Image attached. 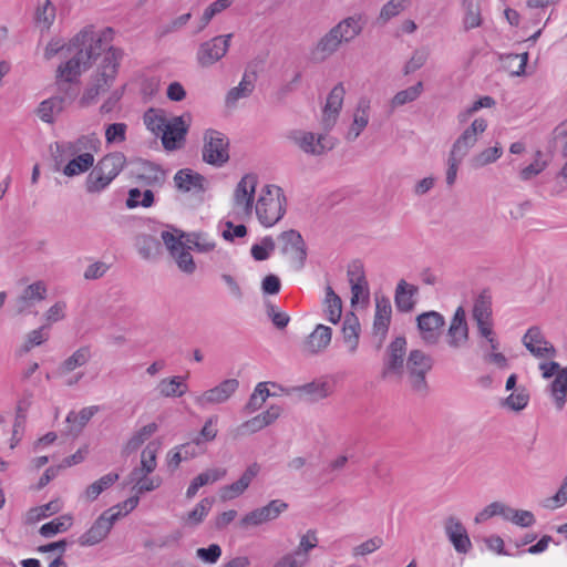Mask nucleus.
Wrapping results in <instances>:
<instances>
[{"label":"nucleus","mask_w":567,"mask_h":567,"mask_svg":"<svg viewBox=\"0 0 567 567\" xmlns=\"http://www.w3.org/2000/svg\"><path fill=\"white\" fill-rule=\"evenodd\" d=\"M233 3V0H216L210 3L204 11L203 16L199 19V24L195 33L202 32L212 21V19L220 13L221 11L229 8Z\"/></svg>","instance_id":"nucleus-46"},{"label":"nucleus","mask_w":567,"mask_h":567,"mask_svg":"<svg viewBox=\"0 0 567 567\" xmlns=\"http://www.w3.org/2000/svg\"><path fill=\"white\" fill-rule=\"evenodd\" d=\"M348 278L351 286V307H355L360 296L364 302H369V284L365 278L363 265L360 260H354L348 268Z\"/></svg>","instance_id":"nucleus-12"},{"label":"nucleus","mask_w":567,"mask_h":567,"mask_svg":"<svg viewBox=\"0 0 567 567\" xmlns=\"http://www.w3.org/2000/svg\"><path fill=\"white\" fill-rule=\"evenodd\" d=\"M127 178L144 187H163L168 171L162 165L142 157H131L127 161Z\"/></svg>","instance_id":"nucleus-3"},{"label":"nucleus","mask_w":567,"mask_h":567,"mask_svg":"<svg viewBox=\"0 0 567 567\" xmlns=\"http://www.w3.org/2000/svg\"><path fill=\"white\" fill-rule=\"evenodd\" d=\"M155 194L151 188L141 190L138 187L130 188L125 199V206L128 209L137 207L150 208L155 204Z\"/></svg>","instance_id":"nucleus-32"},{"label":"nucleus","mask_w":567,"mask_h":567,"mask_svg":"<svg viewBox=\"0 0 567 567\" xmlns=\"http://www.w3.org/2000/svg\"><path fill=\"white\" fill-rule=\"evenodd\" d=\"M229 138L224 133L207 128L204 133L203 161L212 166H224L229 161Z\"/></svg>","instance_id":"nucleus-5"},{"label":"nucleus","mask_w":567,"mask_h":567,"mask_svg":"<svg viewBox=\"0 0 567 567\" xmlns=\"http://www.w3.org/2000/svg\"><path fill=\"white\" fill-rule=\"evenodd\" d=\"M423 92V82L419 81L414 85L399 91L391 100L392 109L402 106L406 103L415 101Z\"/></svg>","instance_id":"nucleus-48"},{"label":"nucleus","mask_w":567,"mask_h":567,"mask_svg":"<svg viewBox=\"0 0 567 567\" xmlns=\"http://www.w3.org/2000/svg\"><path fill=\"white\" fill-rule=\"evenodd\" d=\"M311 402L327 398L331 393V385L327 381H312L293 389Z\"/></svg>","instance_id":"nucleus-33"},{"label":"nucleus","mask_w":567,"mask_h":567,"mask_svg":"<svg viewBox=\"0 0 567 567\" xmlns=\"http://www.w3.org/2000/svg\"><path fill=\"white\" fill-rule=\"evenodd\" d=\"M226 475V470L212 468L207 470L194 477L186 489V498L192 499L198 489L207 484H213L221 480Z\"/></svg>","instance_id":"nucleus-29"},{"label":"nucleus","mask_w":567,"mask_h":567,"mask_svg":"<svg viewBox=\"0 0 567 567\" xmlns=\"http://www.w3.org/2000/svg\"><path fill=\"white\" fill-rule=\"evenodd\" d=\"M127 125L125 123H111L105 128L106 144L121 143L126 140Z\"/></svg>","instance_id":"nucleus-60"},{"label":"nucleus","mask_w":567,"mask_h":567,"mask_svg":"<svg viewBox=\"0 0 567 567\" xmlns=\"http://www.w3.org/2000/svg\"><path fill=\"white\" fill-rule=\"evenodd\" d=\"M419 293V287L408 284L401 279L395 288L394 305L399 312L406 313L414 310L416 300L415 296Z\"/></svg>","instance_id":"nucleus-23"},{"label":"nucleus","mask_w":567,"mask_h":567,"mask_svg":"<svg viewBox=\"0 0 567 567\" xmlns=\"http://www.w3.org/2000/svg\"><path fill=\"white\" fill-rule=\"evenodd\" d=\"M239 382L236 379H226L213 389L205 391L196 399L200 405L223 403L238 389Z\"/></svg>","instance_id":"nucleus-20"},{"label":"nucleus","mask_w":567,"mask_h":567,"mask_svg":"<svg viewBox=\"0 0 567 567\" xmlns=\"http://www.w3.org/2000/svg\"><path fill=\"white\" fill-rule=\"evenodd\" d=\"M257 175L246 174L237 184L234 200L235 205H244L246 214H251L257 186Z\"/></svg>","instance_id":"nucleus-18"},{"label":"nucleus","mask_w":567,"mask_h":567,"mask_svg":"<svg viewBox=\"0 0 567 567\" xmlns=\"http://www.w3.org/2000/svg\"><path fill=\"white\" fill-rule=\"evenodd\" d=\"M405 355L406 338L404 336H399L392 340L385 349L381 378L385 380L389 377L394 375L401 379L404 374Z\"/></svg>","instance_id":"nucleus-6"},{"label":"nucleus","mask_w":567,"mask_h":567,"mask_svg":"<svg viewBox=\"0 0 567 567\" xmlns=\"http://www.w3.org/2000/svg\"><path fill=\"white\" fill-rule=\"evenodd\" d=\"M174 185L181 193H203L206 190V178L190 168H182L174 175Z\"/></svg>","instance_id":"nucleus-19"},{"label":"nucleus","mask_w":567,"mask_h":567,"mask_svg":"<svg viewBox=\"0 0 567 567\" xmlns=\"http://www.w3.org/2000/svg\"><path fill=\"white\" fill-rule=\"evenodd\" d=\"M434 360L422 350H411L406 358V372L414 392L425 396L429 393L426 374L432 370Z\"/></svg>","instance_id":"nucleus-4"},{"label":"nucleus","mask_w":567,"mask_h":567,"mask_svg":"<svg viewBox=\"0 0 567 567\" xmlns=\"http://www.w3.org/2000/svg\"><path fill=\"white\" fill-rule=\"evenodd\" d=\"M470 329L466 321V313L462 306L455 310L447 329V344L457 349L468 341Z\"/></svg>","instance_id":"nucleus-15"},{"label":"nucleus","mask_w":567,"mask_h":567,"mask_svg":"<svg viewBox=\"0 0 567 567\" xmlns=\"http://www.w3.org/2000/svg\"><path fill=\"white\" fill-rule=\"evenodd\" d=\"M444 324V317L434 310L422 312L416 317V327L422 339L427 344H436L439 342L440 330Z\"/></svg>","instance_id":"nucleus-11"},{"label":"nucleus","mask_w":567,"mask_h":567,"mask_svg":"<svg viewBox=\"0 0 567 567\" xmlns=\"http://www.w3.org/2000/svg\"><path fill=\"white\" fill-rule=\"evenodd\" d=\"M127 158L122 152H111L104 155L94 165L112 181L127 166Z\"/></svg>","instance_id":"nucleus-26"},{"label":"nucleus","mask_w":567,"mask_h":567,"mask_svg":"<svg viewBox=\"0 0 567 567\" xmlns=\"http://www.w3.org/2000/svg\"><path fill=\"white\" fill-rule=\"evenodd\" d=\"M73 524V517L70 514L61 515L40 527V535L43 537H53L59 533L66 532Z\"/></svg>","instance_id":"nucleus-40"},{"label":"nucleus","mask_w":567,"mask_h":567,"mask_svg":"<svg viewBox=\"0 0 567 567\" xmlns=\"http://www.w3.org/2000/svg\"><path fill=\"white\" fill-rule=\"evenodd\" d=\"M444 530L447 539L458 554H467L472 548V542L465 526L454 516H449L444 522Z\"/></svg>","instance_id":"nucleus-13"},{"label":"nucleus","mask_w":567,"mask_h":567,"mask_svg":"<svg viewBox=\"0 0 567 567\" xmlns=\"http://www.w3.org/2000/svg\"><path fill=\"white\" fill-rule=\"evenodd\" d=\"M338 29L331 28L317 44L310 50V60L313 63H322L334 54L343 41L338 35Z\"/></svg>","instance_id":"nucleus-16"},{"label":"nucleus","mask_w":567,"mask_h":567,"mask_svg":"<svg viewBox=\"0 0 567 567\" xmlns=\"http://www.w3.org/2000/svg\"><path fill=\"white\" fill-rule=\"evenodd\" d=\"M55 7L50 0H45L43 6H39L34 13V20L37 23H43L49 29L55 19Z\"/></svg>","instance_id":"nucleus-58"},{"label":"nucleus","mask_w":567,"mask_h":567,"mask_svg":"<svg viewBox=\"0 0 567 567\" xmlns=\"http://www.w3.org/2000/svg\"><path fill=\"white\" fill-rule=\"evenodd\" d=\"M332 329L324 324H318L303 342L305 350L310 354L322 352L331 342Z\"/></svg>","instance_id":"nucleus-24"},{"label":"nucleus","mask_w":567,"mask_h":567,"mask_svg":"<svg viewBox=\"0 0 567 567\" xmlns=\"http://www.w3.org/2000/svg\"><path fill=\"white\" fill-rule=\"evenodd\" d=\"M269 517L267 516V513L265 512L264 507L256 508L248 514H246L240 520L239 525L240 527L245 528L248 526H258L262 523L269 522Z\"/></svg>","instance_id":"nucleus-62"},{"label":"nucleus","mask_w":567,"mask_h":567,"mask_svg":"<svg viewBox=\"0 0 567 567\" xmlns=\"http://www.w3.org/2000/svg\"><path fill=\"white\" fill-rule=\"evenodd\" d=\"M517 393L509 394L502 401L503 406H507L509 410L519 412L524 410L529 402V393L525 386L516 389Z\"/></svg>","instance_id":"nucleus-50"},{"label":"nucleus","mask_w":567,"mask_h":567,"mask_svg":"<svg viewBox=\"0 0 567 567\" xmlns=\"http://www.w3.org/2000/svg\"><path fill=\"white\" fill-rule=\"evenodd\" d=\"M368 110H369V102L364 100H360L357 113L353 117V124L351 125L348 134L347 140L348 141H354L360 136L362 131L365 128L369 122L368 116Z\"/></svg>","instance_id":"nucleus-39"},{"label":"nucleus","mask_w":567,"mask_h":567,"mask_svg":"<svg viewBox=\"0 0 567 567\" xmlns=\"http://www.w3.org/2000/svg\"><path fill=\"white\" fill-rule=\"evenodd\" d=\"M94 164L93 153L85 152L71 158L62 168V173L66 177H74L86 173Z\"/></svg>","instance_id":"nucleus-30"},{"label":"nucleus","mask_w":567,"mask_h":567,"mask_svg":"<svg viewBox=\"0 0 567 567\" xmlns=\"http://www.w3.org/2000/svg\"><path fill=\"white\" fill-rule=\"evenodd\" d=\"M318 545L316 530L309 529L300 539L299 546L293 550L295 555L308 563V554Z\"/></svg>","instance_id":"nucleus-55"},{"label":"nucleus","mask_w":567,"mask_h":567,"mask_svg":"<svg viewBox=\"0 0 567 567\" xmlns=\"http://www.w3.org/2000/svg\"><path fill=\"white\" fill-rule=\"evenodd\" d=\"M217 422H218V416L217 415H212L210 417L207 419V421L205 422V424L202 427V430L199 431V433L195 436V439L203 446H205V444L207 442H212L213 440H215V437L217 436V432L218 431L215 427Z\"/></svg>","instance_id":"nucleus-59"},{"label":"nucleus","mask_w":567,"mask_h":567,"mask_svg":"<svg viewBox=\"0 0 567 567\" xmlns=\"http://www.w3.org/2000/svg\"><path fill=\"white\" fill-rule=\"evenodd\" d=\"M275 248H276V243L272 239V237L266 236L261 239L260 243L254 244L251 246L250 254H251V257L256 261H265L270 257V255L275 250Z\"/></svg>","instance_id":"nucleus-53"},{"label":"nucleus","mask_w":567,"mask_h":567,"mask_svg":"<svg viewBox=\"0 0 567 567\" xmlns=\"http://www.w3.org/2000/svg\"><path fill=\"white\" fill-rule=\"evenodd\" d=\"M182 452V456L185 461L194 458L206 452V447L203 446L195 437L189 442L176 446Z\"/></svg>","instance_id":"nucleus-63"},{"label":"nucleus","mask_w":567,"mask_h":567,"mask_svg":"<svg viewBox=\"0 0 567 567\" xmlns=\"http://www.w3.org/2000/svg\"><path fill=\"white\" fill-rule=\"evenodd\" d=\"M278 239L284 243L281 252L284 255L288 254L289 246H291L296 251L298 268H303L307 260V245L301 234L296 229H289L282 231Z\"/></svg>","instance_id":"nucleus-21"},{"label":"nucleus","mask_w":567,"mask_h":567,"mask_svg":"<svg viewBox=\"0 0 567 567\" xmlns=\"http://www.w3.org/2000/svg\"><path fill=\"white\" fill-rule=\"evenodd\" d=\"M135 247H136L138 254L144 259L154 258V257L158 256L162 250L161 241L156 237H154L150 234H141V235L136 236Z\"/></svg>","instance_id":"nucleus-35"},{"label":"nucleus","mask_w":567,"mask_h":567,"mask_svg":"<svg viewBox=\"0 0 567 567\" xmlns=\"http://www.w3.org/2000/svg\"><path fill=\"white\" fill-rule=\"evenodd\" d=\"M31 392H25L24 398L18 401L17 408H16V417L12 429V436L10 439V447L14 449L20 441L22 440V435L25 427V421H27V411L31 405Z\"/></svg>","instance_id":"nucleus-25"},{"label":"nucleus","mask_w":567,"mask_h":567,"mask_svg":"<svg viewBox=\"0 0 567 567\" xmlns=\"http://www.w3.org/2000/svg\"><path fill=\"white\" fill-rule=\"evenodd\" d=\"M409 0H390L388 1L380 11L378 20L382 23H386L392 18L396 17L401 11L406 8Z\"/></svg>","instance_id":"nucleus-57"},{"label":"nucleus","mask_w":567,"mask_h":567,"mask_svg":"<svg viewBox=\"0 0 567 567\" xmlns=\"http://www.w3.org/2000/svg\"><path fill=\"white\" fill-rule=\"evenodd\" d=\"M259 472L260 465L257 462L250 464L236 482L220 487V499L225 502L240 496L249 487L250 483Z\"/></svg>","instance_id":"nucleus-17"},{"label":"nucleus","mask_w":567,"mask_h":567,"mask_svg":"<svg viewBox=\"0 0 567 567\" xmlns=\"http://www.w3.org/2000/svg\"><path fill=\"white\" fill-rule=\"evenodd\" d=\"M113 508L104 511L92 526L79 538L81 546H93L101 543L111 532L114 523L122 517L121 512L112 513Z\"/></svg>","instance_id":"nucleus-7"},{"label":"nucleus","mask_w":567,"mask_h":567,"mask_svg":"<svg viewBox=\"0 0 567 567\" xmlns=\"http://www.w3.org/2000/svg\"><path fill=\"white\" fill-rule=\"evenodd\" d=\"M476 142L477 137L470 131L465 130L454 142L450 153L463 159V157L468 153L470 148H472Z\"/></svg>","instance_id":"nucleus-51"},{"label":"nucleus","mask_w":567,"mask_h":567,"mask_svg":"<svg viewBox=\"0 0 567 567\" xmlns=\"http://www.w3.org/2000/svg\"><path fill=\"white\" fill-rule=\"evenodd\" d=\"M567 503V483H561L558 491L543 502V506L548 509H556Z\"/></svg>","instance_id":"nucleus-64"},{"label":"nucleus","mask_w":567,"mask_h":567,"mask_svg":"<svg viewBox=\"0 0 567 567\" xmlns=\"http://www.w3.org/2000/svg\"><path fill=\"white\" fill-rule=\"evenodd\" d=\"M344 94L346 90L342 82L336 84L328 94L322 110V125L326 131H330L334 126L342 109Z\"/></svg>","instance_id":"nucleus-14"},{"label":"nucleus","mask_w":567,"mask_h":567,"mask_svg":"<svg viewBox=\"0 0 567 567\" xmlns=\"http://www.w3.org/2000/svg\"><path fill=\"white\" fill-rule=\"evenodd\" d=\"M251 75L252 79H249V75L245 73L240 83L228 91L225 100L227 106L235 105L239 99L247 97L252 93L255 89L256 73L252 72Z\"/></svg>","instance_id":"nucleus-36"},{"label":"nucleus","mask_w":567,"mask_h":567,"mask_svg":"<svg viewBox=\"0 0 567 567\" xmlns=\"http://www.w3.org/2000/svg\"><path fill=\"white\" fill-rule=\"evenodd\" d=\"M118 477L120 476L117 473H109L93 482L86 487L85 491L87 499L95 501L100 494L112 486L118 480Z\"/></svg>","instance_id":"nucleus-45"},{"label":"nucleus","mask_w":567,"mask_h":567,"mask_svg":"<svg viewBox=\"0 0 567 567\" xmlns=\"http://www.w3.org/2000/svg\"><path fill=\"white\" fill-rule=\"evenodd\" d=\"M90 347H81L58 367L55 374L59 377L65 375L76 368L84 365L90 360Z\"/></svg>","instance_id":"nucleus-31"},{"label":"nucleus","mask_w":567,"mask_h":567,"mask_svg":"<svg viewBox=\"0 0 567 567\" xmlns=\"http://www.w3.org/2000/svg\"><path fill=\"white\" fill-rule=\"evenodd\" d=\"M114 30L111 27L95 32L89 24L78 32L69 42L68 51L75 52L65 63L60 64L55 74V86L61 104L73 103L80 93V76L94 64L96 70L91 75V83L79 100L80 107L95 103L97 96L105 93L115 82L124 51L111 44Z\"/></svg>","instance_id":"nucleus-1"},{"label":"nucleus","mask_w":567,"mask_h":567,"mask_svg":"<svg viewBox=\"0 0 567 567\" xmlns=\"http://www.w3.org/2000/svg\"><path fill=\"white\" fill-rule=\"evenodd\" d=\"M549 392L554 396L556 408L561 410L567 401V367L549 384Z\"/></svg>","instance_id":"nucleus-37"},{"label":"nucleus","mask_w":567,"mask_h":567,"mask_svg":"<svg viewBox=\"0 0 567 567\" xmlns=\"http://www.w3.org/2000/svg\"><path fill=\"white\" fill-rule=\"evenodd\" d=\"M188 374L183 377H172L163 379L158 384L159 393L165 398H181L187 391V384L184 380Z\"/></svg>","instance_id":"nucleus-38"},{"label":"nucleus","mask_w":567,"mask_h":567,"mask_svg":"<svg viewBox=\"0 0 567 567\" xmlns=\"http://www.w3.org/2000/svg\"><path fill=\"white\" fill-rule=\"evenodd\" d=\"M324 315L327 319L333 323L337 324L342 315V300L341 298L334 292L332 287L328 285L326 287V298H324Z\"/></svg>","instance_id":"nucleus-34"},{"label":"nucleus","mask_w":567,"mask_h":567,"mask_svg":"<svg viewBox=\"0 0 567 567\" xmlns=\"http://www.w3.org/2000/svg\"><path fill=\"white\" fill-rule=\"evenodd\" d=\"M367 17L363 13H354L344 18L332 28L338 29V35L343 43H350L363 31Z\"/></svg>","instance_id":"nucleus-22"},{"label":"nucleus","mask_w":567,"mask_h":567,"mask_svg":"<svg viewBox=\"0 0 567 567\" xmlns=\"http://www.w3.org/2000/svg\"><path fill=\"white\" fill-rule=\"evenodd\" d=\"M503 518L514 523L519 527H530L535 524L536 519L532 512L524 509H515L504 505Z\"/></svg>","instance_id":"nucleus-42"},{"label":"nucleus","mask_w":567,"mask_h":567,"mask_svg":"<svg viewBox=\"0 0 567 567\" xmlns=\"http://www.w3.org/2000/svg\"><path fill=\"white\" fill-rule=\"evenodd\" d=\"M143 120L147 130L157 135L165 126L166 116L163 111L151 107L144 113Z\"/></svg>","instance_id":"nucleus-56"},{"label":"nucleus","mask_w":567,"mask_h":567,"mask_svg":"<svg viewBox=\"0 0 567 567\" xmlns=\"http://www.w3.org/2000/svg\"><path fill=\"white\" fill-rule=\"evenodd\" d=\"M503 154L502 146L497 143L493 147H487L472 158V166L480 168L496 162Z\"/></svg>","instance_id":"nucleus-52"},{"label":"nucleus","mask_w":567,"mask_h":567,"mask_svg":"<svg viewBox=\"0 0 567 567\" xmlns=\"http://www.w3.org/2000/svg\"><path fill=\"white\" fill-rule=\"evenodd\" d=\"M525 348L536 358H555L556 348L549 342L538 326L530 327L522 339Z\"/></svg>","instance_id":"nucleus-10"},{"label":"nucleus","mask_w":567,"mask_h":567,"mask_svg":"<svg viewBox=\"0 0 567 567\" xmlns=\"http://www.w3.org/2000/svg\"><path fill=\"white\" fill-rule=\"evenodd\" d=\"M473 319L485 318L488 319L493 316L492 311V295L489 289H483L474 301L472 310Z\"/></svg>","instance_id":"nucleus-44"},{"label":"nucleus","mask_w":567,"mask_h":567,"mask_svg":"<svg viewBox=\"0 0 567 567\" xmlns=\"http://www.w3.org/2000/svg\"><path fill=\"white\" fill-rule=\"evenodd\" d=\"M189 125L184 121V116H175L165 121L163 134L161 136L162 145L165 151L173 152L184 146Z\"/></svg>","instance_id":"nucleus-9"},{"label":"nucleus","mask_w":567,"mask_h":567,"mask_svg":"<svg viewBox=\"0 0 567 567\" xmlns=\"http://www.w3.org/2000/svg\"><path fill=\"white\" fill-rule=\"evenodd\" d=\"M173 257L176 259L177 266L183 272L187 275L195 272L196 264L193 256L188 251V247L185 246V248H182L176 252V255H173Z\"/></svg>","instance_id":"nucleus-61"},{"label":"nucleus","mask_w":567,"mask_h":567,"mask_svg":"<svg viewBox=\"0 0 567 567\" xmlns=\"http://www.w3.org/2000/svg\"><path fill=\"white\" fill-rule=\"evenodd\" d=\"M287 197L281 187L266 185L256 204V215L265 227H272L286 214Z\"/></svg>","instance_id":"nucleus-2"},{"label":"nucleus","mask_w":567,"mask_h":567,"mask_svg":"<svg viewBox=\"0 0 567 567\" xmlns=\"http://www.w3.org/2000/svg\"><path fill=\"white\" fill-rule=\"evenodd\" d=\"M233 33L217 35L200 43L197 51V62L202 68H208L224 58L229 49Z\"/></svg>","instance_id":"nucleus-8"},{"label":"nucleus","mask_w":567,"mask_h":567,"mask_svg":"<svg viewBox=\"0 0 567 567\" xmlns=\"http://www.w3.org/2000/svg\"><path fill=\"white\" fill-rule=\"evenodd\" d=\"M159 449V443L156 441L150 442L141 454V466L144 471V476L150 475L156 468V455Z\"/></svg>","instance_id":"nucleus-47"},{"label":"nucleus","mask_w":567,"mask_h":567,"mask_svg":"<svg viewBox=\"0 0 567 567\" xmlns=\"http://www.w3.org/2000/svg\"><path fill=\"white\" fill-rule=\"evenodd\" d=\"M215 503L214 497L203 498L195 507L187 514V523L190 525H198L203 522L204 517L209 513L213 504Z\"/></svg>","instance_id":"nucleus-54"},{"label":"nucleus","mask_w":567,"mask_h":567,"mask_svg":"<svg viewBox=\"0 0 567 567\" xmlns=\"http://www.w3.org/2000/svg\"><path fill=\"white\" fill-rule=\"evenodd\" d=\"M463 7L465 9L463 19L465 31L480 27L482 24L481 1L470 2L468 0L466 3H463Z\"/></svg>","instance_id":"nucleus-49"},{"label":"nucleus","mask_w":567,"mask_h":567,"mask_svg":"<svg viewBox=\"0 0 567 567\" xmlns=\"http://www.w3.org/2000/svg\"><path fill=\"white\" fill-rule=\"evenodd\" d=\"M392 317V306L386 296L375 298V313L373 319V331L389 332Z\"/></svg>","instance_id":"nucleus-28"},{"label":"nucleus","mask_w":567,"mask_h":567,"mask_svg":"<svg viewBox=\"0 0 567 567\" xmlns=\"http://www.w3.org/2000/svg\"><path fill=\"white\" fill-rule=\"evenodd\" d=\"M64 110V106L61 104V100L55 99L54 96L42 101L38 109V116L48 124L54 123V112L61 113Z\"/></svg>","instance_id":"nucleus-43"},{"label":"nucleus","mask_w":567,"mask_h":567,"mask_svg":"<svg viewBox=\"0 0 567 567\" xmlns=\"http://www.w3.org/2000/svg\"><path fill=\"white\" fill-rule=\"evenodd\" d=\"M361 326L359 318L353 311L347 312L342 323L343 341L349 346V351L354 353L359 346Z\"/></svg>","instance_id":"nucleus-27"},{"label":"nucleus","mask_w":567,"mask_h":567,"mask_svg":"<svg viewBox=\"0 0 567 567\" xmlns=\"http://www.w3.org/2000/svg\"><path fill=\"white\" fill-rule=\"evenodd\" d=\"M111 183L112 179L105 176L104 173H102L93 165L86 176L84 185L86 193L99 194L104 190Z\"/></svg>","instance_id":"nucleus-41"}]
</instances>
